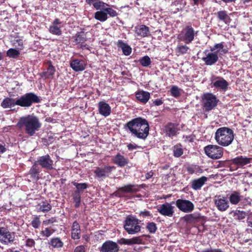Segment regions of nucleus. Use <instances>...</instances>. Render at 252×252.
Returning <instances> with one entry per match:
<instances>
[{
	"instance_id": "obj_27",
	"label": "nucleus",
	"mask_w": 252,
	"mask_h": 252,
	"mask_svg": "<svg viewBox=\"0 0 252 252\" xmlns=\"http://www.w3.org/2000/svg\"><path fill=\"white\" fill-rule=\"evenodd\" d=\"M70 65L72 69L76 72L83 71L86 68L85 61L80 59H73L70 63Z\"/></svg>"
},
{
	"instance_id": "obj_55",
	"label": "nucleus",
	"mask_w": 252,
	"mask_h": 252,
	"mask_svg": "<svg viewBox=\"0 0 252 252\" xmlns=\"http://www.w3.org/2000/svg\"><path fill=\"white\" fill-rule=\"evenodd\" d=\"M86 248L84 245H80L77 246L74 251V252H85Z\"/></svg>"
},
{
	"instance_id": "obj_16",
	"label": "nucleus",
	"mask_w": 252,
	"mask_h": 252,
	"mask_svg": "<svg viewBox=\"0 0 252 252\" xmlns=\"http://www.w3.org/2000/svg\"><path fill=\"white\" fill-rule=\"evenodd\" d=\"M177 207L184 213L192 212L194 208L193 204L189 200L186 199H178L176 201Z\"/></svg>"
},
{
	"instance_id": "obj_59",
	"label": "nucleus",
	"mask_w": 252,
	"mask_h": 252,
	"mask_svg": "<svg viewBox=\"0 0 252 252\" xmlns=\"http://www.w3.org/2000/svg\"><path fill=\"white\" fill-rule=\"evenodd\" d=\"M196 169V167L195 165V166H189L187 168V171L190 174H192L195 172Z\"/></svg>"
},
{
	"instance_id": "obj_8",
	"label": "nucleus",
	"mask_w": 252,
	"mask_h": 252,
	"mask_svg": "<svg viewBox=\"0 0 252 252\" xmlns=\"http://www.w3.org/2000/svg\"><path fill=\"white\" fill-rule=\"evenodd\" d=\"M202 106L206 112L213 110L219 101L215 94L209 93L204 94L202 97Z\"/></svg>"
},
{
	"instance_id": "obj_50",
	"label": "nucleus",
	"mask_w": 252,
	"mask_h": 252,
	"mask_svg": "<svg viewBox=\"0 0 252 252\" xmlns=\"http://www.w3.org/2000/svg\"><path fill=\"white\" fill-rule=\"evenodd\" d=\"M35 245V241L32 238H27L25 241V246L26 247L32 248L34 247Z\"/></svg>"
},
{
	"instance_id": "obj_36",
	"label": "nucleus",
	"mask_w": 252,
	"mask_h": 252,
	"mask_svg": "<svg viewBox=\"0 0 252 252\" xmlns=\"http://www.w3.org/2000/svg\"><path fill=\"white\" fill-rule=\"evenodd\" d=\"M16 100L13 98L7 97L4 98L1 103V106L3 108H11L17 105Z\"/></svg>"
},
{
	"instance_id": "obj_56",
	"label": "nucleus",
	"mask_w": 252,
	"mask_h": 252,
	"mask_svg": "<svg viewBox=\"0 0 252 252\" xmlns=\"http://www.w3.org/2000/svg\"><path fill=\"white\" fill-rule=\"evenodd\" d=\"M152 101L153 102V104L155 106H160L163 103L162 98H158L155 100H152Z\"/></svg>"
},
{
	"instance_id": "obj_13",
	"label": "nucleus",
	"mask_w": 252,
	"mask_h": 252,
	"mask_svg": "<svg viewBox=\"0 0 252 252\" xmlns=\"http://www.w3.org/2000/svg\"><path fill=\"white\" fill-rule=\"evenodd\" d=\"M15 241V233L9 231L7 227H0V242L5 244H12Z\"/></svg>"
},
{
	"instance_id": "obj_46",
	"label": "nucleus",
	"mask_w": 252,
	"mask_h": 252,
	"mask_svg": "<svg viewBox=\"0 0 252 252\" xmlns=\"http://www.w3.org/2000/svg\"><path fill=\"white\" fill-rule=\"evenodd\" d=\"M180 89L176 86H172L170 92L171 95L175 97H178L181 94Z\"/></svg>"
},
{
	"instance_id": "obj_43",
	"label": "nucleus",
	"mask_w": 252,
	"mask_h": 252,
	"mask_svg": "<svg viewBox=\"0 0 252 252\" xmlns=\"http://www.w3.org/2000/svg\"><path fill=\"white\" fill-rule=\"evenodd\" d=\"M139 62L142 66L147 67L151 64V60L149 56H145L139 60Z\"/></svg>"
},
{
	"instance_id": "obj_26",
	"label": "nucleus",
	"mask_w": 252,
	"mask_h": 252,
	"mask_svg": "<svg viewBox=\"0 0 252 252\" xmlns=\"http://www.w3.org/2000/svg\"><path fill=\"white\" fill-rule=\"evenodd\" d=\"M98 109L99 114L105 117L109 116L111 112V107L104 101L98 102Z\"/></svg>"
},
{
	"instance_id": "obj_22",
	"label": "nucleus",
	"mask_w": 252,
	"mask_h": 252,
	"mask_svg": "<svg viewBox=\"0 0 252 252\" xmlns=\"http://www.w3.org/2000/svg\"><path fill=\"white\" fill-rule=\"evenodd\" d=\"M99 251L100 252H119V247L116 242L107 240L102 244Z\"/></svg>"
},
{
	"instance_id": "obj_32",
	"label": "nucleus",
	"mask_w": 252,
	"mask_h": 252,
	"mask_svg": "<svg viewBox=\"0 0 252 252\" xmlns=\"http://www.w3.org/2000/svg\"><path fill=\"white\" fill-rule=\"evenodd\" d=\"M207 181V178L202 176L199 178L194 179L190 182V187L194 190H199L205 184Z\"/></svg>"
},
{
	"instance_id": "obj_35",
	"label": "nucleus",
	"mask_w": 252,
	"mask_h": 252,
	"mask_svg": "<svg viewBox=\"0 0 252 252\" xmlns=\"http://www.w3.org/2000/svg\"><path fill=\"white\" fill-rule=\"evenodd\" d=\"M48 63L47 71L42 72V76L46 78H52L55 72V68L52 65L51 62H49Z\"/></svg>"
},
{
	"instance_id": "obj_2",
	"label": "nucleus",
	"mask_w": 252,
	"mask_h": 252,
	"mask_svg": "<svg viewBox=\"0 0 252 252\" xmlns=\"http://www.w3.org/2000/svg\"><path fill=\"white\" fill-rule=\"evenodd\" d=\"M17 126L20 128L24 127L26 133L30 136H32L36 131L39 130L41 124L37 117L29 115L21 117L17 123Z\"/></svg>"
},
{
	"instance_id": "obj_41",
	"label": "nucleus",
	"mask_w": 252,
	"mask_h": 252,
	"mask_svg": "<svg viewBox=\"0 0 252 252\" xmlns=\"http://www.w3.org/2000/svg\"><path fill=\"white\" fill-rule=\"evenodd\" d=\"M189 50V48L186 45H178L176 49V53L179 55H183L187 53Z\"/></svg>"
},
{
	"instance_id": "obj_25",
	"label": "nucleus",
	"mask_w": 252,
	"mask_h": 252,
	"mask_svg": "<svg viewBox=\"0 0 252 252\" xmlns=\"http://www.w3.org/2000/svg\"><path fill=\"white\" fill-rule=\"evenodd\" d=\"M112 162L120 167H124L128 163V159L121 155L120 153H117L116 156L112 158Z\"/></svg>"
},
{
	"instance_id": "obj_38",
	"label": "nucleus",
	"mask_w": 252,
	"mask_h": 252,
	"mask_svg": "<svg viewBox=\"0 0 252 252\" xmlns=\"http://www.w3.org/2000/svg\"><path fill=\"white\" fill-rule=\"evenodd\" d=\"M49 244L54 248H61L63 246V243L60 238L54 237L50 240Z\"/></svg>"
},
{
	"instance_id": "obj_54",
	"label": "nucleus",
	"mask_w": 252,
	"mask_h": 252,
	"mask_svg": "<svg viewBox=\"0 0 252 252\" xmlns=\"http://www.w3.org/2000/svg\"><path fill=\"white\" fill-rule=\"evenodd\" d=\"M219 19V22H224L226 24L229 25L230 22V17H218Z\"/></svg>"
},
{
	"instance_id": "obj_14",
	"label": "nucleus",
	"mask_w": 252,
	"mask_h": 252,
	"mask_svg": "<svg viewBox=\"0 0 252 252\" xmlns=\"http://www.w3.org/2000/svg\"><path fill=\"white\" fill-rule=\"evenodd\" d=\"M72 38L74 39V45H77L79 48L83 50L89 49V45L86 43L87 38L84 31L77 32Z\"/></svg>"
},
{
	"instance_id": "obj_48",
	"label": "nucleus",
	"mask_w": 252,
	"mask_h": 252,
	"mask_svg": "<svg viewBox=\"0 0 252 252\" xmlns=\"http://www.w3.org/2000/svg\"><path fill=\"white\" fill-rule=\"evenodd\" d=\"M139 217L145 218L147 217H152V214L151 212L146 209L143 211H140L139 213H136Z\"/></svg>"
},
{
	"instance_id": "obj_58",
	"label": "nucleus",
	"mask_w": 252,
	"mask_h": 252,
	"mask_svg": "<svg viewBox=\"0 0 252 252\" xmlns=\"http://www.w3.org/2000/svg\"><path fill=\"white\" fill-rule=\"evenodd\" d=\"M201 252H223L221 249H207L206 250H204Z\"/></svg>"
},
{
	"instance_id": "obj_7",
	"label": "nucleus",
	"mask_w": 252,
	"mask_h": 252,
	"mask_svg": "<svg viewBox=\"0 0 252 252\" xmlns=\"http://www.w3.org/2000/svg\"><path fill=\"white\" fill-rule=\"evenodd\" d=\"M94 8L98 10L94 16H116L117 13L112 8V6L107 3L100 1L95 2L94 4Z\"/></svg>"
},
{
	"instance_id": "obj_29",
	"label": "nucleus",
	"mask_w": 252,
	"mask_h": 252,
	"mask_svg": "<svg viewBox=\"0 0 252 252\" xmlns=\"http://www.w3.org/2000/svg\"><path fill=\"white\" fill-rule=\"evenodd\" d=\"M71 238L73 240H78L81 238L80 225L76 220L73 222L71 226Z\"/></svg>"
},
{
	"instance_id": "obj_12",
	"label": "nucleus",
	"mask_w": 252,
	"mask_h": 252,
	"mask_svg": "<svg viewBox=\"0 0 252 252\" xmlns=\"http://www.w3.org/2000/svg\"><path fill=\"white\" fill-rule=\"evenodd\" d=\"M116 169L114 166L104 165L96 167L94 171V176L97 179L103 180L108 177L113 170Z\"/></svg>"
},
{
	"instance_id": "obj_62",
	"label": "nucleus",
	"mask_w": 252,
	"mask_h": 252,
	"mask_svg": "<svg viewBox=\"0 0 252 252\" xmlns=\"http://www.w3.org/2000/svg\"><path fill=\"white\" fill-rule=\"evenodd\" d=\"M6 148H5V144L2 145L0 143V154H2L6 152Z\"/></svg>"
},
{
	"instance_id": "obj_44",
	"label": "nucleus",
	"mask_w": 252,
	"mask_h": 252,
	"mask_svg": "<svg viewBox=\"0 0 252 252\" xmlns=\"http://www.w3.org/2000/svg\"><path fill=\"white\" fill-rule=\"evenodd\" d=\"M41 224L40 216H35L31 222L32 226L35 229L39 228Z\"/></svg>"
},
{
	"instance_id": "obj_61",
	"label": "nucleus",
	"mask_w": 252,
	"mask_h": 252,
	"mask_svg": "<svg viewBox=\"0 0 252 252\" xmlns=\"http://www.w3.org/2000/svg\"><path fill=\"white\" fill-rule=\"evenodd\" d=\"M99 0H86V2L87 4L90 5H92L94 7V3H95V2H97Z\"/></svg>"
},
{
	"instance_id": "obj_30",
	"label": "nucleus",
	"mask_w": 252,
	"mask_h": 252,
	"mask_svg": "<svg viewBox=\"0 0 252 252\" xmlns=\"http://www.w3.org/2000/svg\"><path fill=\"white\" fill-rule=\"evenodd\" d=\"M252 158L242 156H238L232 159V164L237 165L239 167H243L251 162Z\"/></svg>"
},
{
	"instance_id": "obj_40",
	"label": "nucleus",
	"mask_w": 252,
	"mask_h": 252,
	"mask_svg": "<svg viewBox=\"0 0 252 252\" xmlns=\"http://www.w3.org/2000/svg\"><path fill=\"white\" fill-rule=\"evenodd\" d=\"M146 228L151 234H154L158 229L157 224L154 222H148L147 223Z\"/></svg>"
},
{
	"instance_id": "obj_5",
	"label": "nucleus",
	"mask_w": 252,
	"mask_h": 252,
	"mask_svg": "<svg viewBox=\"0 0 252 252\" xmlns=\"http://www.w3.org/2000/svg\"><path fill=\"white\" fill-rule=\"evenodd\" d=\"M41 99L33 93H28L21 95L16 100L17 105L22 107H30L33 103H38Z\"/></svg>"
},
{
	"instance_id": "obj_1",
	"label": "nucleus",
	"mask_w": 252,
	"mask_h": 252,
	"mask_svg": "<svg viewBox=\"0 0 252 252\" xmlns=\"http://www.w3.org/2000/svg\"><path fill=\"white\" fill-rule=\"evenodd\" d=\"M124 128L138 139L145 140L149 134V124L141 117L131 119L124 126Z\"/></svg>"
},
{
	"instance_id": "obj_31",
	"label": "nucleus",
	"mask_w": 252,
	"mask_h": 252,
	"mask_svg": "<svg viewBox=\"0 0 252 252\" xmlns=\"http://www.w3.org/2000/svg\"><path fill=\"white\" fill-rule=\"evenodd\" d=\"M35 207L37 212L47 213L52 209V206L47 200H44L38 203Z\"/></svg>"
},
{
	"instance_id": "obj_47",
	"label": "nucleus",
	"mask_w": 252,
	"mask_h": 252,
	"mask_svg": "<svg viewBox=\"0 0 252 252\" xmlns=\"http://www.w3.org/2000/svg\"><path fill=\"white\" fill-rule=\"evenodd\" d=\"M232 164V159L231 160H221L219 161V165H218V167H229L230 170H232L231 169V166Z\"/></svg>"
},
{
	"instance_id": "obj_52",
	"label": "nucleus",
	"mask_w": 252,
	"mask_h": 252,
	"mask_svg": "<svg viewBox=\"0 0 252 252\" xmlns=\"http://www.w3.org/2000/svg\"><path fill=\"white\" fill-rule=\"evenodd\" d=\"M197 217H195L193 214H189L185 217V220L187 222H192L197 219Z\"/></svg>"
},
{
	"instance_id": "obj_18",
	"label": "nucleus",
	"mask_w": 252,
	"mask_h": 252,
	"mask_svg": "<svg viewBox=\"0 0 252 252\" xmlns=\"http://www.w3.org/2000/svg\"><path fill=\"white\" fill-rule=\"evenodd\" d=\"M65 22L58 18H56L52 23L49 28V32L52 34L61 35L62 34V28L64 27Z\"/></svg>"
},
{
	"instance_id": "obj_60",
	"label": "nucleus",
	"mask_w": 252,
	"mask_h": 252,
	"mask_svg": "<svg viewBox=\"0 0 252 252\" xmlns=\"http://www.w3.org/2000/svg\"><path fill=\"white\" fill-rule=\"evenodd\" d=\"M127 147L128 150L131 151L139 148L140 147L135 144L129 143L127 145Z\"/></svg>"
},
{
	"instance_id": "obj_33",
	"label": "nucleus",
	"mask_w": 252,
	"mask_h": 252,
	"mask_svg": "<svg viewBox=\"0 0 252 252\" xmlns=\"http://www.w3.org/2000/svg\"><path fill=\"white\" fill-rule=\"evenodd\" d=\"M149 32V28L144 25H141L135 27V33L137 35L141 37L147 36Z\"/></svg>"
},
{
	"instance_id": "obj_64",
	"label": "nucleus",
	"mask_w": 252,
	"mask_h": 252,
	"mask_svg": "<svg viewBox=\"0 0 252 252\" xmlns=\"http://www.w3.org/2000/svg\"><path fill=\"white\" fill-rule=\"evenodd\" d=\"M153 175H154L153 172L152 171H150V172L147 173L145 174V178L147 179H149L153 177Z\"/></svg>"
},
{
	"instance_id": "obj_10",
	"label": "nucleus",
	"mask_w": 252,
	"mask_h": 252,
	"mask_svg": "<svg viewBox=\"0 0 252 252\" xmlns=\"http://www.w3.org/2000/svg\"><path fill=\"white\" fill-rule=\"evenodd\" d=\"M71 184L76 187V189L72 193L73 200L75 202V208H78L80 205L81 193H82L84 190L88 188V185L86 183H78L75 181L71 182Z\"/></svg>"
},
{
	"instance_id": "obj_28",
	"label": "nucleus",
	"mask_w": 252,
	"mask_h": 252,
	"mask_svg": "<svg viewBox=\"0 0 252 252\" xmlns=\"http://www.w3.org/2000/svg\"><path fill=\"white\" fill-rule=\"evenodd\" d=\"M136 100L142 104H146L150 98L149 92L143 90L138 91L135 93Z\"/></svg>"
},
{
	"instance_id": "obj_53",
	"label": "nucleus",
	"mask_w": 252,
	"mask_h": 252,
	"mask_svg": "<svg viewBox=\"0 0 252 252\" xmlns=\"http://www.w3.org/2000/svg\"><path fill=\"white\" fill-rule=\"evenodd\" d=\"M223 43H224L222 42L220 43L216 44L213 48H211L210 51L214 52V51L217 49H223L224 47Z\"/></svg>"
},
{
	"instance_id": "obj_34",
	"label": "nucleus",
	"mask_w": 252,
	"mask_h": 252,
	"mask_svg": "<svg viewBox=\"0 0 252 252\" xmlns=\"http://www.w3.org/2000/svg\"><path fill=\"white\" fill-rule=\"evenodd\" d=\"M117 46L122 50L123 53L125 56H128L131 54V47L122 40H118L117 42Z\"/></svg>"
},
{
	"instance_id": "obj_3",
	"label": "nucleus",
	"mask_w": 252,
	"mask_h": 252,
	"mask_svg": "<svg viewBox=\"0 0 252 252\" xmlns=\"http://www.w3.org/2000/svg\"><path fill=\"white\" fill-rule=\"evenodd\" d=\"M234 138V131L228 127H221L218 128L215 134L216 142L219 145L222 147H227L231 145Z\"/></svg>"
},
{
	"instance_id": "obj_45",
	"label": "nucleus",
	"mask_w": 252,
	"mask_h": 252,
	"mask_svg": "<svg viewBox=\"0 0 252 252\" xmlns=\"http://www.w3.org/2000/svg\"><path fill=\"white\" fill-rule=\"evenodd\" d=\"M19 55V51L15 49L10 48L7 51V56L9 58H17Z\"/></svg>"
},
{
	"instance_id": "obj_51",
	"label": "nucleus",
	"mask_w": 252,
	"mask_h": 252,
	"mask_svg": "<svg viewBox=\"0 0 252 252\" xmlns=\"http://www.w3.org/2000/svg\"><path fill=\"white\" fill-rule=\"evenodd\" d=\"M246 213L244 211H241L240 210H237L234 213V216L237 217V219L239 220H243L245 218Z\"/></svg>"
},
{
	"instance_id": "obj_57",
	"label": "nucleus",
	"mask_w": 252,
	"mask_h": 252,
	"mask_svg": "<svg viewBox=\"0 0 252 252\" xmlns=\"http://www.w3.org/2000/svg\"><path fill=\"white\" fill-rule=\"evenodd\" d=\"M56 221V219H55V218H51V219H50L49 220H44L43 221V223L45 225H47L49 224L53 223L54 222H55Z\"/></svg>"
},
{
	"instance_id": "obj_11",
	"label": "nucleus",
	"mask_w": 252,
	"mask_h": 252,
	"mask_svg": "<svg viewBox=\"0 0 252 252\" xmlns=\"http://www.w3.org/2000/svg\"><path fill=\"white\" fill-rule=\"evenodd\" d=\"M139 187L137 184H127L119 188L114 193L113 195L117 197L122 198L125 193L137 192L139 191Z\"/></svg>"
},
{
	"instance_id": "obj_49",
	"label": "nucleus",
	"mask_w": 252,
	"mask_h": 252,
	"mask_svg": "<svg viewBox=\"0 0 252 252\" xmlns=\"http://www.w3.org/2000/svg\"><path fill=\"white\" fill-rule=\"evenodd\" d=\"M54 232V231H52L49 228H46L44 230H42L40 232V234L42 236L48 238L50 237Z\"/></svg>"
},
{
	"instance_id": "obj_20",
	"label": "nucleus",
	"mask_w": 252,
	"mask_h": 252,
	"mask_svg": "<svg viewBox=\"0 0 252 252\" xmlns=\"http://www.w3.org/2000/svg\"><path fill=\"white\" fill-rule=\"evenodd\" d=\"M179 124L171 122L167 123L163 127V131L166 136L173 138L177 135L178 131L179 130L178 128Z\"/></svg>"
},
{
	"instance_id": "obj_4",
	"label": "nucleus",
	"mask_w": 252,
	"mask_h": 252,
	"mask_svg": "<svg viewBox=\"0 0 252 252\" xmlns=\"http://www.w3.org/2000/svg\"><path fill=\"white\" fill-rule=\"evenodd\" d=\"M141 220L132 215L127 216L125 220L124 227L129 234H135L139 232L141 226L139 225Z\"/></svg>"
},
{
	"instance_id": "obj_24",
	"label": "nucleus",
	"mask_w": 252,
	"mask_h": 252,
	"mask_svg": "<svg viewBox=\"0 0 252 252\" xmlns=\"http://www.w3.org/2000/svg\"><path fill=\"white\" fill-rule=\"evenodd\" d=\"M41 170V168L37 166L36 162H34L27 173V175H29L31 179V180H28V181L29 182L38 181L40 178V173Z\"/></svg>"
},
{
	"instance_id": "obj_9",
	"label": "nucleus",
	"mask_w": 252,
	"mask_h": 252,
	"mask_svg": "<svg viewBox=\"0 0 252 252\" xmlns=\"http://www.w3.org/2000/svg\"><path fill=\"white\" fill-rule=\"evenodd\" d=\"M205 154L213 159L221 158L223 155V148L220 145H208L204 148Z\"/></svg>"
},
{
	"instance_id": "obj_6",
	"label": "nucleus",
	"mask_w": 252,
	"mask_h": 252,
	"mask_svg": "<svg viewBox=\"0 0 252 252\" xmlns=\"http://www.w3.org/2000/svg\"><path fill=\"white\" fill-rule=\"evenodd\" d=\"M197 34L191 25H186L178 34L177 39L186 44L190 43Z\"/></svg>"
},
{
	"instance_id": "obj_23",
	"label": "nucleus",
	"mask_w": 252,
	"mask_h": 252,
	"mask_svg": "<svg viewBox=\"0 0 252 252\" xmlns=\"http://www.w3.org/2000/svg\"><path fill=\"white\" fill-rule=\"evenodd\" d=\"M174 208L171 203L166 202L160 205L158 208V211L162 216L171 217L174 213Z\"/></svg>"
},
{
	"instance_id": "obj_17",
	"label": "nucleus",
	"mask_w": 252,
	"mask_h": 252,
	"mask_svg": "<svg viewBox=\"0 0 252 252\" xmlns=\"http://www.w3.org/2000/svg\"><path fill=\"white\" fill-rule=\"evenodd\" d=\"M214 203L217 209L221 212L226 211L229 207V201L226 197L223 195H216Z\"/></svg>"
},
{
	"instance_id": "obj_15",
	"label": "nucleus",
	"mask_w": 252,
	"mask_h": 252,
	"mask_svg": "<svg viewBox=\"0 0 252 252\" xmlns=\"http://www.w3.org/2000/svg\"><path fill=\"white\" fill-rule=\"evenodd\" d=\"M203 53L205 55V56L203 57L202 60L207 65H212L219 61L218 50L209 52L208 50H206Z\"/></svg>"
},
{
	"instance_id": "obj_37",
	"label": "nucleus",
	"mask_w": 252,
	"mask_h": 252,
	"mask_svg": "<svg viewBox=\"0 0 252 252\" xmlns=\"http://www.w3.org/2000/svg\"><path fill=\"white\" fill-rule=\"evenodd\" d=\"M241 197L238 191H233L229 196V201L233 205H237L241 200Z\"/></svg>"
},
{
	"instance_id": "obj_19",
	"label": "nucleus",
	"mask_w": 252,
	"mask_h": 252,
	"mask_svg": "<svg viewBox=\"0 0 252 252\" xmlns=\"http://www.w3.org/2000/svg\"><path fill=\"white\" fill-rule=\"evenodd\" d=\"M228 86V82L222 77L217 76L212 80V87H214L220 91H226Z\"/></svg>"
},
{
	"instance_id": "obj_63",
	"label": "nucleus",
	"mask_w": 252,
	"mask_h": 252,
	"mask_svg": "<svg viewBox=\"0 0 252 252\" xmlns=\"http://www.w3.org/2000/svg\"><path fill=\"white\" fill-rule=\"evenodd\" d=\"M184 138H185V141L192 142L193 141V139L191 135L189 136H184Z\"/></svg>"
},
{
	"instance_id": "obj_42",
	"label": "nucleus",
	"mask_w": 252,
	"mask_h": 252,
	"mask_svg": "<svg viewBox=\"0 0 252 252\" xmlns=\"http://www.w3.org/2000/svg\"><path fill=\"white\" fill-rule=\"evenodd\" d=\"M142 241L140 237H134L131 239H126V245H132L134 244H141Z\"/></svg>"
},
{
	"instance_id": "obj_21",
	"label": "nucleus",
	"mask_w": 252,
	"mask_h": 252,
	"mask_svg": "<svg viewBox=\"0 0 252 252\" xmlns=\"http://www.w3.org/2000/svg\"><path fill=\"white\" fill-rule=\"evenodd\" d=\"M36 162L43 168L50 170L54 168V161L48 154L38 157Z\"/></svg>"
},
{
	"instance_id": "obj_39",
	"label": "nucleus",
	"mask_w": 252,
	"mask_h": 252,
	"mask_svg": "<svg viewBox=\"0 0 252 252\" xmlns=\"http://www.w3.org/2000/svg\"><path fill=\"white\" fill-rule=\"evenodd\" d=\"M183 149L181 144H177L173 147V156L175 158H179L183 154Z\"/></svg>"
}]
</instances>
